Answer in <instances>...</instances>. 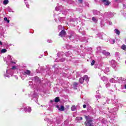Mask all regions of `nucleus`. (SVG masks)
<instances>
[{"label":"nucleus","mask_w":126,"mask_h":126,"mask_svg":"<svg viewBox=\"0 0 126 126\" xmlns=\"http://www.w3.org/2000/svg\"><path fill=\"white\" fill-rule=\"evenodd\" d=\"M113 103L115 106H116V108L115 107L113 109V111L112 112L109 111L108 116L109 117V119L113 121L116 118V115H117L116 111H118V108H122L123 107V104L121 103H119L118 100L114 99L113 101Z\"/></svg>","instance_id":"nucleus-1"},{"label":"nucleus","mask_w":126,"mask_h":126,"mask_svg":"<svg viewBox=\"0 0 126 126\" xmlns=\"http://www.w3.org/2000/svg\"><path fill=\"white\" fill-rule=\"evenodd\" d=\"M113 103L115 106H116V108L115 107L113 109V111L112 112L109 111L108 116L109 117V119L113 121L116 118V115H117L116 111H118V108H122L123 107V104L121 103H119L118 100L114 99L113 101Z\"/></svg>","instance_id":"nucleus-2"},{"label":"nucleus","mask_w":126,"mask_h":126,"mask_svg":"<svg viewBox=\"0 0 126 126\" xmlns=\"http://www.w3.org/2000/svg\"><path fill=\"white\" fill-rule=\"evenodd\" d=\"M85 118L86 120L85 123L86 126H95L92 124V122H93V118L92 117L90 116L85 115Z\"/></svg>","instance_id":"nucleus-3"},{"label":"nucleus","mask_w":126,"mask_h":126,"mask_svg":"<svg viewBox=\"0 0 126 126\" xmlns=\"http://www.w3.org/2000/svg\"><path fill=\"white\" fill-rule=\"evenodd\" d=\"M16 69V67L15 66H13L12 68L8 70H6V74H4V77H8V78H9V75H10V76H12L13 75V72H14V69Z\"/></svg>","instance_id":"nucleus-4"},{"label":"nucleus","mask_w":126,"mask_h":126,"mask_svg":"<svg viewBox=\"0 0 126 126\" xmlns=\"http://www.w3.org/2000/svg\"><path fill=\"white\" fill-rule=\"evenodd\" d=\"M70 10H64L59 13V18H58L59 21H63V19H64V16H65V15H66Z\"/></svg>","instance_id":"nucleus-5"},{"label":"nucleus","mask_w":126,"mask_h":126,"mask_svg":"<svg viewBox=\"0 0 126 126\" xmlns=\"http://www.w3.org/2000/svg\"><path fill=\"white\" fill-rule=\"evenodd\" d=\"M7 59V60L6 63L7 64V65H13V64H15L16 63L12 61V57L11 56L8 55Z\"/></svg>","instance_id":"nucleus-6"},{"label":"nucleus","mask_w":126,"mask_h":126,"mask_svg":"<svg viewBox=\"0 0 126 126\" xmlns=\"http://www.w3.org/2000/svg\"><path fill=\"white\" fill-rule=\"evenodd\" d=\"M67 36L71 41H72V42H73V40H74V39H76V37H75V33H74L73 32H69Z\"/></svg>","instance_id":"nucleus-7"},{"label":"nucleus","mask_w":126,"mask_h":126,"mask_svg":"<svg viewBox=\"0 0 126 126\" xmlns=\"http://www.w3.org/2000/svg\"><path fill=\"white\" fill-rule=\"evenodd\" d=\"M44 121L45 122H47V126H54V124H55V122H54L53 120H51L49 118H46L44 119Z\"/></svg>","instance_id":"nucleus-8"},{"label":"nucleus","mask_w":126,"mask_h":126,"mask_svg":"<svg viewBox=\"0 0 126 126\" xmlns=\"http://www.w3.org/2000/svg\"><path fill=\"white\" fill-rule=\"evenodd\" d=\"M25 110V112H29V113H30L32 111V109H31V107L29 106H26V105H24L23 107H22L21 109Z\"/></svg>","instance_id":"nucleus-9"},{"label":"nucleus","mask_w":126,"mask_h":126,"mask_svg":"<svg viewBox=\"0 0 126 126\" xmlns=\"http://www.w3.org/2000/svg\"><path fill=\"white\" fill-rule=\"evenodd\" d=\"M29 97H32V100H33L34 99V98H35V99H37L38 96V94H36V93L32 92L29 94Z\"/></svg>","instance_id":"nucleus-10"},{"label":"nucleus","mask_w":126,"mask_h":126,"mask_svg":"<svg viewBox=\"0 0 126 126\" xmlns=\"http://www.w3.org/2000/svg\"><path fill=\"white\" fill-rule=\"evenodd\" d=\"M32 80L35 81L36 84H40L41 83V80L37 76L32 78Z\"/></svg>","instance_id":"nucleus-11"},{"label":"nucleus","mask_w":126,"mask_h":126,"mask_svg":"<svg viewBox=\"0 0 126 126\" xmlns=\"http://www.w3.org/2000/svg\"><path fill=\"white\" fill-rule=\"evenodd\" d=\"M118 82H119V83L124 84L125 82H126V78L123 77H120L118 79Z\"/></svg>","instance_id":"nucleus-12"},{"label":"nucleus","mask_w":126,"mask_h":126,"mask_svg":"<svg viewBox=\"0 0 126 126\" xmlns=\"http://www.w3.org/2000/svg\"><path fill=\"white\" fill-rule=\"evenodd\" d=\"M62 120H63V117L62 116L56 118V123L57 125H61V124H62Z\"/></svg>","instance_id":"nucleus-13"},{"label":"nucleus","mask_w":126,"mask_h":126,"mask_svg":"<svg viewBox=\"0 0 126 126\" xmlns=\"http://www.w3.org/2000/svg\"><path fill=\"white\" fill-rule=\"evenodd\" d=\"M110 64L113 68H116L117 67V62L115 60H112L110 62Z\"/></svg>","instance_id":"nucleus-14"},{"label":"nucleus","mask_w":126,"mask_h":126,"mask_svg":"<svg viewBox=\"0 0 126 126\" xmlns=\"http://www.w3.org/2000/svg\"><path fill=\"white\" fill-rule=\"evenodd\" d=\"M65 35H66V32L64 30H62L59 33V36L61 37H65Z\"/></svg>","instance_id":"nucleus-15"},{"label":"nucleus","mask_w":126,"mask_h":126,"mask_svg":"<svg viewBox=\"0 0 126 126\" xmlns=\"http://www.w3.org/2000/svg\"><path fill=\"white\" fill-rule=\"evenodd\" d=\"M110 102V99L108 98H104L103 99V102H102V104L103 105H104L105 104H106V103H107V104H109Z\"/></svg>","instance_id":"nucleus-16"},{"label":"nucleus","mask_w":126,"mask_h":126,"mask_svg":"<svg viewBox=\"0 0 126 126\" xmlns=\"http://www.w3.org/2000/svg\"><path fill=\"white\" fill-rule=\"evenodd\" d=\"M23 74L24 75H30V74H31V71L29 70H26L23 72Z\"/></svg>","instance_id":"nucleus-17"},{"label":"nucleus","mask_w":126,"mask_h":126,"mask_svg":"<svg viewBox=\"0 0 126 126\" xmlns=\"http://www.w3.org/2000/svg\"><path fill=\"white\" fill-rule=\"evenodd\" d=\"M56 108H57V109H58V110L61 112L64 111V106H60V105H57Z\"/></svg>","instance_id":"nucleus-18"},{"label":"nucleus","mask_w":126,"mask_h":126,"mask_svg":"<svg viewBox=\"0 0 126 126\" xmlns=\"http://www.w3.org/2000/svg\"><path fill=\"white\" fill-rule=\"evenodd\" d=\"M64 61H65V58H62V59H56L55 60V62L56 63H63V62H64Z\"/></svg>","instance_id":"nucleus-19"},{"label":"nucleus","mask_w":126,"mask_h":126,"mask_svg":"<svg viewBox=\"0 0 126 126\" xmlns=\"http://www.w3.org/2000/svg\"><path fill=\"white\" fill-rule=\"evenodd\" d=\"M58 58H62V57H65V54L63 53V52H60L58 53Z\"/></svg>","instance_id":"nucleus-20"},{"label":"nucleus","mask_w":126,"mask_h":126,"mask_svg":"<svg viewBox=\"0 0 126 126\" xmlns=\"http://www.w3.org/2000/svg\"><path fill=\"white\" fill-rule=\"evenodd\" d=\"M101 1L103 2L105 5H109L110 4L109 0H101Z\"/></svg>","instance_id":"nucleus-21"},{"label":"nucleus","mask_w":126,"mask_h":126,"mask_svg":"<svg viewBox=\"0 0 126 126\" xmlns=\"http://www.w3.org/2000/svg\"><path fill=\"white\" fill-rule=\"evenodd\" d=\"M101 53H102V54H103V55H104V56H106V57L110 56V52H108L105 50H103L101 52Z\"/></svg>","instance_id":"nucleus-22"},{"label":"nucleus","mask_w":126,"mask_h":126,"mask_svg":"<svg viewBox=\"0 0 126 126\" xmlns=\"http://www.w3.org/2000/svg\"><path fill=\"white\" fill-rule=\"evenodd\" d=\"M99 121L102 123V124H106L107 120H105L103 117L99 118Z\"/></svg>","instance_id":"nucleus-23"},{"label":"nucleus","mask_w":126,"mask_h":126,"mask_svg":"<svg viewBox=\"0 0 126 126\" xmlns=\"http://www.w3.org/2000/svg\"><path fill=\"white\" fill-rule=\"evenodd\" d=\"M83 79L84 80V81H86V82H88L89 81V78H88V76L87 75H85L83 77Z\"/></svg>","instance_id":"nucleus-24"},{"label":"nucleus","mask_w":126,"mask_h":126,"mask_svg":"<svg viewBox=\"0 0 126 126\" xmlns=\"http://www.w3.org/2000/svg\"><path fill=\"white\" fill-rule=\"evenodd\" d=\"M93 14H94V15H99V14H100V11H97L96 10H94Z\"/></svg>","instance_id":"nucleus-25"},{"label":"nucleus","mask_w":126,"mask_h":126,"mask_svg":"<svg viewBox=\"0 0 126 126\" xmlns=\"http://www.w3.org/2000/svg\"><path fill=\"white\" fill-rule=\"evenodd\" d=\"M65 56L68 57V58H71V52L68 51V52L65 54Z\"/></svg>","instance_id":"nucleus-26"},{"label":"nucleus","mask_w":126,"mask_h":126,"mask_svg":"<svg viewBox=\"0 0 126 126\" xmlns=\"http://www.w3.org/2000/svg\"><path fill=\"white\" fill-rule=\"evenodd\" d=\"M110 71V68L108 67H106L105 69L103 70V72L104 73H107V72H109Z\"/></svg>","instance_id":"nucleus-27"},{"label":"nucleus","mask_w":126,"mask_h":126,"mask_svg":"<svg viewBox=\"0 0 126 126\" xmlns=\"http://www.w3.org/2000/svg\"><path fill=\"white\" fill-rule=\"evenodd\" d=\"M78 86V84H77V83L74 82L73 84V87L74 89H77Z\"/></svg>","instance_id":"nucleus-28"},{"label":"nucleus","mask_w":126,"mask_h":126,"mask_svg":"<svg viewBox=\"0 0 126 126\" xmlns=\"http://www.w3.org/2000/svg\"><path fill=\"white\" fill-rule=\"evenodd\" d=\"M76 108H77V106H75V105H73L71 108V110L72 111H76Z\"/></svg>","instance_id":"nucleus-29"},{"label":"nucleus","mask_w":126,"mask_h":126,"mask_svg":"<svg viewBox=\"0 0 126 126\" xmlns=\"http://www.w3.org/2000/svg\"><path fill=\"white\" fill-rule=\"evenodd\" d=\"M114 32L116 33V34H117V35H120V34L121 33V32H120V31L118 30V29H116L114 30Z\"/></svg>","instance_id":"nucleus-30"},{"label":"nucleus","mask_w":126,"mask_h":126,"mask_svg":"<svg viewBox=\"0 0 126 126\" xmlns=\"http://www.w3.org/2000/svg\"><path fill=\"white\" fill-rule=\"evenodd\" d=\"M113 78L114 79V80H115V82H118L119 77H118L116 76H113Z\"/></svg>","instance_id":"nucleus-31"},{"label":"nucleus","mask_w":126,"mask_h":126,"mask_svg":"<svg viewBox=\"0 0 126 126\" xmlns=\"http://www.w3.org/2000/svg\"><path fill=\"white\" fill-rule=\"evenodd\" d=\"M60 97H56L55 98V100H54V101L56 102V103H58L59 102H60Z\"/></svg>","instance_id":"nucleus-32"},{"label":"nucleus","mask_w":126,"mask_h":126,"mask_svg":"<svg viewBox=\"0 0 126 126\" xmlns=\"http://www.w3.org/2000/svg\"><path fill=\"white\" fill-rule=\"evenodd\" d=\"M101 47H97V51H96L97 54H100V53H101Z\"/></svg>","instance_id":"nucleus-33"},{"label":"nucleus","mask_w":126,"mask_h":126,"mask_svg":"<svg viewBox=\"0 0 126 126\" xmlns=\"http://www.w3.org/2000/svg\"><path fill=\"white\" fill-rule=\"evenodd\" d=\"M66 47L68 49L71 50V49H72V46L71 45H69V44H66Z\"/></svg>","instance_id":"nucleus-34"},{"label":"nucleus","mask_w":126,"mask_h":126,"mask_svg":"<svg viewBox=\"0 0 126 126\" xmlns=\"http://www.w3.org/2000/svg\"><path fill=\"white\" fill-rule=\"evenodd\" d=\"M92 20L94 21V22H95V23H96V22H98V19H96V18L95 17H93L92 18Z\"/></svg>","instance_id":"nucleus-35"},{"label":"nucleus","mask_w":126,"mask_h":126,"mask_svg":"<svg viewBox=\"0 0 126 126\" xmlns=\"http://www.w3.org/2000/svg\"><path fill=\"white\" fill-rule=\"evenodd\" d=\"M110 82H111L112 83H117L114 78H112L110 80Z\"/></svg>","instance_id":"nucleus-36"},{"label":"nucleus","mask_w":126,"mask_h":126,"mask_svg":"<svg viewBox=\"0 0 126 126\" xmlns=\"http://www.w3.org/2000/svg\"><path fill=\"white\" fill-rule=\"evenodd\" d=\"M101 79L102 80V81H107V77L104 76L101 78Z\"/></svg>","instance_id":"nucleus-37"},{"label":"nucleus","mask_w":126,"mask_h":126,"mask_svg":"<svg viewBox=\"0 0 126 126\" xmlns=\"http://www.w3.org/2000/svg\"><path fill=\"white\" fill-rule=\"evenodd\" d=\"M109 42L110 43V44H115V39H110L109 40Z\"/></svg>","instance_id":"nucleus-38"},{"label":"nucleus","mask_w":126,"mask_h":126,"mask_svg":"<svg viewBox=\"0 0 126 126\" xmlns=\"http://www.w3.org/2000/svg\"><path fill=\"white\" fill-rule=\"evenodd\" d=\"M121 49H122V50H124V51H126V45L123 44L121 47Z\"/></svg>","instance_id":"nucleus-39"},{"label":"nucleus","mask_w":126,"mask_h":126,"mask_svg":"<svg viewBox=\"0 0 126 126\" xmlns=\"http://www.w3.org/2000/svg\"><path fill=\"white\" fill-rule=\"evenodd\" d=\"M79 81L80 83H81V84H82V83H83V82H84V80H83V77L80 78L79 80Z\"/></svg>","instance_id":"nucleus-40"},{"label":"nucleus","mask_w":126,"mask_h":126,"mask_svg":"<svg viewBox=\"0 0 126 126\" xmlns=\"http://www.w3.org/2000/svg\"><path fill=\"white\" fill-rule=\"evenodd\" d=\"M7 3H8V0H4L3 1V4H4V5H6Z\"/></svg>","instance_id":"nucleus-41"},{"label":"nucleus","mask_w":126,"mask_h":126,"mask_svg":"<svg viewBox=\"0 0 126 126\" xmlns=\"http://www.w3.org/2000/svg\"><path fill=\"white\" fill-rule=\"evenodd\" d=\"M7 52V50L5 49H3L1 50V54H4V53H6Z\"/></svg>","instance_id":"nucleus-42"},{"label":"nucleus","mask_w":126,"mask_h":126,"mask_svg":"<svg viewBox=\"0 0 126 126\" xmlns=\"http://www.w3.org/2000/svg\"><path fill=\"white\" fill-rule=\"evenodd\" d=\"M69 121H68V120H66V121H65L64 122V125H65V126H67V125H68V124H69Z\"/></svg>","instance_id":"nucleus-43"},{"label":"nucleus","mask_w":126,"mask_h":126,"mask_svg":"<svg viewBox=\"0 0 126 126\" xmlns=\"http://www.w3.org/2000/svg\"><path fill=\"white\" fill-rule=\"evenodd\" d=\"M4 21H5V22H7V23H9V20L7 19V18L5 17L4 18Z\"/></svg>","instance_id":"nucleus-44"},{"label":"nucleus","mask_w":126,"mask_h":126,"mask_svg":"<svg viewBox=\"0 0 126 126\" xmlns=\"http://www.w3.org/2000/svg\"><path fill=\"white\" fill-rule=\"evenodd\" d=\"M82 117H76V121H82Z\"/></svg>","instance_id":"nucleus-45"},{"label":"nucleus","mask_w":126,"mask_h":126,"mask_svg":"<svg viewBox=\"0 0 126 126\" xmlns=\"http://www.w3.org/2000/svg\"><path fill=\"white\" fill-rule=\"evenodd\" d=\"M8 11H9V12H14V11H12V9H11V8L9 7H8Z\"/></svg>","instance_id":"nucleus-46"},{"label":"nucleus","mask_w":126,"mask_h":126,"mask_svg":"<svg viewBox=\"0 0 126 126\" xmlns=\"http://www.w3.org/2000/svg\"><path fill=\"white\" fill-rule=\"evenodd\" d=\"M119 56H120V53L119 52H116L115 54V56L116 57V58H118Z\"/></svg>","instance_id":"nucleus-47"},{"label":"nucleus","mask_w":126,"mask_h":126,"mask_svg":"<svg viewBox=\"0 0 126 126\" xmlns=\"http://www.w3.org/2000/svg\"><path fill=\"white\" fill-rule=\"evenodd\" d=\"M105 86L106 88H108L111 86V84L110 83H108L107 84H106Z\"/></svg>","instance_id":"nucleus-48"},{"label":"nucleus","mask_w":126,"mask_h":126,"mask_svg":"<svg viewBox=\"0 0 126 126\" xmlns=\"http://www.w3.org/2000/svg\"><path fill=\"white\" fill-rule=\"evenodd\" d=\"M26 0H24V1H25V4H26L27 7H28V8H29V4H28V3H27V2H26Z\"/></svg>","instance_id":"nucleus-49"},{"label":"nucleus","mask_w":126,"mask_h":126,"mask_svg":"<svg viewBox=\"0 0 126 126\" xmlns=\"http://www.w3.org/2000/svg\"><path fill=\"white\" fill-rule=\"evenodd\" d=\"M83 42H86V41H87V38H86V37H83Z\"/></svg>","instance_id":"nucleus-50"},{"label":"nucleus","mask_w":126,"mask_h":126,"mask_svg":"<svg viewBox=\"0 0 126 126\" xmlns=\"http://www.w3.org/2000/svg\"><path fill=\"white\" fill-rule=\"evenodd\" d=\"M58 29H59V30H62V29H63V27L62 26V25H59V26H58Z\"/></svg>","instance_id":"nucleus-51"},{"label":"nucleus","mask_w":126,"mask_h":126,"mask_svg":"<svg viewBox=\"0 0 126 126\" xmlns=\"http://www.w3.org/2000/svg\"><path fill=\"white\" fill-rule=\"evenodd\" d=\"M94 63H95V61L94 60H93L92 63H91V65H94Z\"/></svg>","instance_id":"nucleus-52"},{"label":"nucleus","mask_w":126,"mask_h":126,"mask_svg":"<svg viewBox=\"0 0 126 126\" xmlns=\"http://www.w3.org/2000/svg\"><path fill=\"white\" fill-rule=\"evenodd\" d=\"M50 71H51V70H48L46 71L47 73H48L49 75H51V72H50Z\"/></svg>","instance_id":"nucleus-53"},{"label":"nucleus","mask_w":126,"mask_h":126,"mask_svg":"<svg viewBox=\"0 0 126 126\" xmlns=\"http://www.w3.org/2000/svg\"><path fill=\"white\" fill-rule=\"evenodd\" d=\"M55 10H56V11H58V10H60V8L59 7V6H57L55 8Z\"/></svg>","instance_id":"nucleus-54"},{"label":"nucleus","mask_w":126,"mask_h":126,"mask_svg":"<svg viewBox=\"0 0 126 126\" xmlns=\"http://www.w3.org/2000/svg\"><path fill=\"white\" fill-rule=\"evenodd\" d=\"M77 0L79 3H82V2H83V0Z\"/></svg>","instance_id":"nucleus-55"},{"label":"nucleus","mask_w":126,"mask_h":126,"mask_svg":"<svg viewBox=\"0 0 126 126\" xmlns=\"http://www.w3.org/2000/svg\"><path fill=\"white\" fill-rule=\"evenodd\" d=\"M47 42H48V43H52V42H53V40H47Z\"/></svg>","instance_id":"nucleus-56"},{"label":"nucleus","mask_w":126,"mask_h":126,"mask_svg":"<svg viewBox=\"0 0 126 126\" xmlns=\"http://www.w3.org/2000/svg\"><path fill=\"white\" fill-rule=\"evenodd\" d=\"M44 56H48V52H45L44 53Z\"/></svg>","instance_id":"nucleus-57"},{"label":"nucleus","mask_w":126,"mask_h":126,"mask_svg":"<svg viewBox=\"0 0 126 126\" xmlns=\"http://www.w3.org/2000/svg\"><path fill=\"white\" fill-rule=\"evenodd\" d=\"M116 2H121V0H115Z\"/></svg>","instance_id":"nucleus-58"},{"label":"nucleus","mask_w":126,"mask_h":126,"mask_svg":"<svg viewBox=\"0 0 126 126\" xmlns=\"http://www.w3.org/2000/svg\"><path fill=\"white\" fill-rule=\"evenodd\" d=\"M101 97L100 96V95H96V98H100Z\"/></svg>","instance_id":"nucleus-59"},{"label":"nucleus","mask_w":126,"mask_h":126,"mask_svg":"<svg viewBox=\"0 0 126 126\" xmlns=\"http://www.w3.org/2000/svg\"><path fill=\"white\" fill-rule=\"evenodd\" d=\"M94 67V68H97L98 67V65H95Z\"/></svg>","instance_id":"nucleus-60"},{"label":"nucleus","mask_w":126,"mask_h":126,"mask_svg":"<svg viewBox=\"0 0 126 126\" xmlns=\"http://www.w3.org/2000/svg\"><path fill=\"white\" fill-rule=\"evenodd\" d=\"M83 108H86V105L84 104V105H83Z\"/></svg>","instance_id":"nucleus-61"},{"label":"nucleus","mask_w":126,"mask_h":126,"mask_svg":"<svg viewBox=\"0 0 126 126\" xmlns=\"http://www.w3.org/2000/svg\"><path fill=\"white\" fill-rule=\"evenodd\" d=\"M15 78H16V79H18V77H17V76H15Z\"/></svg>","instance_id":"nucleus-62"},{"label":"nucleus","mask_w":126,"mask_h":126,"mask_svg":"<svg viewBox=\"0 0 126 126\" xmlns=\"http://www.w3.org/2000/svg\"><path fill=\"white\" fill-rule=\"evenodd\" d=\"M50 102H51V103H53V102H55V100H51L50 101Z\"/></svg>","instance_id":"nucleus-63"},{"label":"nucleus","mask_w":126,"mask_h":126,"mask_svg":"<svg viewBox=\"0 0 126 126\" xmlns=\"http://www.w3.org/2000/svg\"><path fill=\"white\" fill-rule=\"evenodd\" d=\"M31 84H32V82H29V85H31Z\"/></svg>","instance_id":"nucleus-64"}]
</instances>
